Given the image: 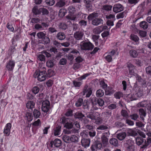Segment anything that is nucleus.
Segmentation results:
<instances>
[{"mask_svg": "<svg viewBox=\"0 0 151 151\" xmlns=\"http://www.w3.org/2000/svg\"><path fill=\"white\" fill-rule=\"evenodd\" d=\"M80 46L82 50H91L94 46L88 40H83L80 43Z\"/></svg>", "mask_w": 151, "mask_h": 151, "instance_id": "1", "label": "nucleus"}, {"mask_svg": "<svg viewBox=\"0 0 151 151\" xmlns=\"http://www.w3.org/2000/svg\"><path fill=\"white\" fill-rule=\"evenodd\" d=\"M46 72L45 70L41 71L38 70L35 72L34 76L35 78H37L38 81H42L45 80L46 78Z\"/></svg>", "mask_w": 151, "mask_h": 151, "instance_id": "2", "label": "nucleus"}, {"mask_svg": "<svg viewBox=\"0 0 151 151\" xmlns=\"http://www.w3.org/2000/svg\"><path fill=\"white\" fill-rule=\"evenodd\" d=\"M124 145L127 151H134L135 150L134 142L131 139H129L127 140Z\"/></svg>", "mask_w": 151, "mask_h": 151, "instance_id": "3", "label": "nucleus"}, {"mask_svg": "<svg viewBox=\"0 0 151 151\" xmlns=\"http://www.w3.org/2000/svg\"><path fill=\"white\" fill-rule=\"evenodd\" d=\"M110 133L109 131L103 133L101 137V140L102 147H105L108 144L109 139Z\"/></svg>", "mask_w": 151, "mask_h": 151, "instance_id": "4", "label": "nucleus"}, {"mask_svg": "<svg viewBox=\"0 0 151 151\" xmlns=\"http://www.w3.org/2000/svg\"><path fill=\"white\" fill-rule=\"evenodd\" d=\"M50 108V102L48 100L46 99L42 101L41 109L43 111L46 113L49 110Z\"/></svg>", "mask_w": 151, "mask_h": 151, "instance_id": "5", "label": "nucleus"}, {"mask_svg": "<svg viewBox=\"0 0 151 151\" xmlns=\"http://www.w3.org/2000/svg\"><path fill=\"white\" fill-rule=\"evenodd\" d=\"M82 94L83 95H86V97H89L92 94V88L89 87L87 84L84 86Z\"/></svg>", "mask_w": 151, "mask_h": 151, "instance_id": "6", "label": "nucleus"}, {"mask_svg": "<svg viewBox=\"0 0 151 151\" xmlns=\"http://www.w3.org/2000/svg\"><path fill=\"white\" fill-rule=\"evenodd\" d=\"M15 61L12 59L9 60L6 63V70L9 71H13L15 65Z\"/></svg>", "mask_w": 151, "mask_h": 151, "instance_id": "7", "label": "nucleus"}, {"mask_svg": "<svg viewBox=\"0 0 151 151\" xmlns=\"http://www.w3.org/2000/svg\"><path fill=\"white\" fill-rule=\"evenodd\" d=\"M102 147V143L100 141H97L95 142L91 147V151H97V149H100Z\"/></svg>", "mask_w": 151, "mask_h": 151, "instance_id": "8", "label": "nucleus"}, {"mask_svg": "<svg viewBox=\"0 0 151 151\" xmlns=\"http://www.w3.org/2000/svg\"><path fill=\"white\" fill-rule=\"evenodd\" d=\"M133 89L136 92H137V93L138 96H142V88H141L139 85V83L137 81H136L134 83Z\"/></svg>", "mask_w": 151, "mask_h": 151, "instance_id": "9", "label": "nucleus"}, {"mask_svg": "<svg viewBox=\"0 0 151 151\" xmlns=\"http://www.w3.org/2000/svg\"><path fill=\"white\" fill-rule=\"evenodd\" d=\"M70 2V0H59L57 2L55 5L58 7H62L68 5Z\"/></svg>", "mask_w": 151, "mask_h": 151, "instance_id": "10", "label": "nucleus"}, {"mask_svg": "<svg viewBox=\"0 0 151 151\" xmlns=\"http://www.w3.org/2000/svg\"><path fill=\"white\" fill-rule=\"evenodd\" d=\"M115 53L114 50H113L107 53V55L105 56L106 60L109 63L111 62L112 60V57Z\"/></svg>", "mask_w": 151, "mask_h": 151, "instance_id": "11", "label": "nucleus"}, {"mask_svg": "<svg viewBox=\"0 0 151 151\" xmlns=\"http://www.w3.org/2000/svg\"><path fill=\"white\" fill-rule=\"evenodd\" d=\"M12 127L11 124L9 123H7L5 127L3 133L6 136H9L10 133V129Z\"/></svg>", "mask_w": 151, "mask_h": 151, "instance_id": "12", "label": "nucleus"}, {"mask_svg": "<svg viewBox=\"0 0 151 151\" xmlns=\"http://www.w3.org/2000/svg\"><path fill=\"white\" fill-rule=\"evenodd\" d=\"M83 35V32L80 31L76 32L74 34V37L78 40H82Z\"/></svg>", "mask_w": 151, "mask_h": 151, "instance_id": "13", "label": "nucleus"}, {"mask_svg": "<svg viewBox=\"0 0 151 151\" xmlns=\"http://www.w3.org/2000/svg\"><path fill=\"white\" fill-rule=\"evenodd\" d=\"M123 7L120 4H115L113 7V11L116 13L119 12L123 10Z\"/></svg>", "mask_w": 151, "mask_h": 151, "instance_id": "14", "label": "nucleus"}, {"mask_svg": "<svg viewBox=\"0 0 151 151\" xmlns=\"http://www.w3.org/2000/svg\"><path fill=\"white\" fill-rule=\"evenodd\" d=\"M92 100L94 101L96 105H98V106H102L104 104V101L101 99H97L96 98H94Z\"/></svg>", "mask_w": 151, "mask_h": 151, "instance_id": "15", "label": "nucleus"}, {"mask_svg": "<svg viewBox=\"0 0 151 151\" xmlns=\"http://www.w3.org/2000/svg\"><path fill=\"white\" fill-rule=\"evenodd\" d=\"M82 145L85 148L89 146L90 139H89L83 138L81 141Z\"/></svg>", "mask_w": 151, "mask_h": 151, "instance_id": "16", "label": "nucleus"}, {"mask_svg": "<svg viewBox=\"0 0 151 151\" xmlns=\"http://www.w3.org/2000/svg\"><path fill=\"white\" fill-rule=\"evenodd\" d=\"M74 116L75 118L78 119L82 121L83 118L85 117V115L81 112L79 111L75 113Z\"/></svg>", "mask_w": 151, "mask_h": 151, "instance_id": "17", "label": "nucleus"}, {"mask_svg": "<svg viewBox=\"0 0 151 151\" xmlns=\"http://www.w3.org/2000/svg\"><path fill=\"white\" fill-rule=\"evenodd\" d=\"M103 20L100 18H96L92 20L91 24L93 25L97 26L101 24H103Z\"/></svg>", "mask_w": 151, "mask_h": 151, "instance_id": "18", "label": "nucleus"}, {"mask_svg": "<svg viewBox=\"0 0 151 151\" xmlns=\"http://www.w3.org/2000/svg\"><path fill=\"white\" fill-rule=\"evenodd\" d=\"M104 90L105 95H106L110 96L114 93L115 91L113 88L111 86H108Z\"/></svg>", "mask_w": 151, "mask_h": 151, "instance_id": "19", "label": "nucleus"}, {"mask_svg": "<svg viewBox=\"0 0 151 151\" xmlns=\"http://www.w3.org/2000/svg\"><path fill=\"white\" fill-rule=\"evenodd\" d=\"M127 67L129 69V74L135 76L136 73H135L134 72L135 69L134 66L131 63H129L128 64Z\"/></svg>", "mask_w": 151, "mask_h": 151, "instance_id": "20", "label": "nucleus"}, {"mask_svg": "<svg viewBox=\"0 0 151 151\" xmlns=\"http://www.w3.org/2000/svg\"><path fill=\"white\" fill-rule=\"evenodd\" d=\"M56 37L57 39L60 40H63L66 37L65 33L63 32H58L56 35Z\"/></svg>", "mask_w": 151, "mask_h": 151, "instance_id": "21", "label": "nucleus"}, {"mask_svg": "<svg viewBox=\"0 0 151 151\" xmlns=\"http://www.w3.org/2000/svg\"><path fill=\"white\" fill-rule=\"evenodd\" d=\"M137 94L130 93L127 94L126 97L129 101H132L137 99Z\"/></svg>", "mask_w": 151, "mask_h": 151, "instance_id": "22", "label": "nucleus"}, {"mask_svg": "<svg viewBox=\"0 0 151 151\" xmlns=\"http://www.w3.org/2000/svg\"><path fill=\"white\" fill-rule=\"evenodd\" d=\"M41 8H39L37 6H35L32 9V12L33 14L37 15L41 14Z\"/></svg>", "mask_w": 151, "mask_h": 151, "instance_id": "23", "label": "nucleus"}, {"mask_svg": "<svg viewBox=\"0 0 151 151\" xmlns=\"http://www.w3.org/2000/svg\"><path fill=\"white\" fill-rule=\"evenodd\" d=\"M61 127L60 125H56V127L54 128L53 133L54 135L58 136L60 134Z\"/></svg>", "mask_w": 151, "mask_h": 151, "instance_id": "24", "label": "nucleus"}, {"mask_svg": "<svg viewBox=\"0 0 151 151\" xmlns=\"http://www.w3.org/2000/svg\"><path fill=\"white\" fill-rule=\"evenodd\" d=\"M127 134L125 132H122L116 134V137L120 140L122 141L125 139Z\"/></svg>", "mask_w": 151, "mask_h": 151, "instance_id": "25", "label": "nucleus"}, {"mask_svg": "<svg viewBox=\"0 0 151 151\" xmlns=\"http://www.w3.org/2000/svg\"><path fill=\"white\" fill-rule=\"evenodd\" d=\"M130 38L136 43L135 44L138 45L139 44V38L137 35L132 34L130 36Z\"/></svg>", "mask_w": 151, "mask_h": 151, "instance_id": "26", "label": "nucleus"}, {"mask_svg": "<svg viewBox=\"0 0 151 151\" xmlns=\"http://www.w3.org/2000/svg\"><path fill=\"white\" fill-rule=\"evenodd\" d=\"M139 113L141 120L144 121V117L146 116V112L143 109H139Z\"/></svg>", "mask_w": 151, "mask_h": 151, "instance_id": "27", "label": "nucleus"}, {"mask_svg": "<svg viewBox=\"0 0 151 151\" xmlns=\"http://www.w3.org/2000/svg\"><path fill=\"white\" fill-rule=\"evenodd\" d=\"M50 40L49 37L46 36L42 40H40L39 41L40 43H41L44 45H47L50 43Z\"/></svg>", "mask_w": 151, "mask_h": 151, "instance_id": "28", "label": "nucleus"}, {"mask_svg": "<svg viewBox=\"0 0 151 151\" xmlns=\"http://www.w3.org/2000/svg\"><path fill=\"white\" fill-rule=\"evenodd\" d=\"M54 146L56 147H60L62 144V142L61 140L58 138L55 139L53 141Z\"/></svg>", "mask_w": 151, "mask_h": 151, "instance_id": "29", "label": "nucleus"}, {"mask_svg": "<svg viewBox=\"0 0 151 151\" xmlns=\"http://www.w3.org/2000/svg\"><path fill=\"white\" fill-rule=\"evenodd\" d=\"M83 2L85 4V5L87 8L88 9V10L91 9V0H84Z\"/></svg>", "mask_w": 151, "mask_h": 151, "instance_id": "30", "label": "nucleus"}, {"mask_svg": "<svg viewBox=\"0 0 151 151\" xmlns=\"http://www.w3.org/2000/svg\"><path fill=\"white\" fill-rule=\"evenodd\" d=\"M25 118L28 122L31 121L33 119V116L32 113L27 112L25 115Z\"/></svg>", "mask_w": 151, "mask_h": 151, "instance_id": "31", "label": "nucleus"}, {"mask_svg": "<svg viewBox=\"0 0 151 151\" xmlns=\"http://www.w3.org/2000/svg\"><path fill=\"white\" fill-rule=\"evenodd\" d=\"M109 142L110 144L114 146H117L118 145V142L117 139L112 138L109 140Z\"/></svg>", "mask_w": 151, "mask_h": 151, "instance_id": "32", "label": "nucleus"}, {"mask_svg": "<svg viewBox=\"0 0 151 151\" xmlns=\"http://www.w3.org/2000/svg\"><path fill=\"white\" fill-rule=\"evenodd\" d=\"M59 28L62 30H65L68 28V25L64 22L60 23L58 25Z\"/></svg>", "mask_w": 151, "mask_h": 151, "instance_id": "33", "label": "nucleus"}, {"mask_svg": "<svg viewBox=\"0 0 151 151\" xmlns=\"http://www.w3.org/2000/svg\"><path fill=\"white\" fill-rule=\"evenodd\" d=\"M35 105V103L33 101H29L26 104V106L28 109H32L34 108Z\"/></svg>", "mask_w": 151, "mask_h": 151, "instance_id": "34", "label": "nucleus"}, {"mask_svg": "<svg viewBox=\"0 0 151 151\" xmlns=\"http://www.w3.org/2000/svg\"><path fill=\"white\" fill-rule=\"evenodd\" d=\"M86 117L93 120L96 119V117L94 115V113L92 112L87 113L86 114Z\"/></svg>", "mask_w": 151, "mask_h": 151, "instance_id": "35", "label": "nucleus"}, {"mask_svg": "<svg viewBox=\"0 0 151 151\" xmlns=\"http://www.w3.org/2000/svg\"><path fill=\"white\" fill-rule=\"evenodd\" d=\"M55 64L53 60H48L46 62V66L48 68H52Z\"/></svg>", "mask_w": 151, "mask_h": 151, "instance_id": "36", "label": "nucleus"}, {"mask_svg": "<svg viewBox=\"0 0 151 151\" xmlns=\"http://www.w3.org/2000/svg\"><path fill=\"white\" fill-rule=\"evenodd\" d=\"M145 141V139H143L141 137H137L136 139V141L137 144L139 146L142 144Z\"/></svg>", "mask_w": 151, "mask_h": 151, "instance_id": "37", "label": "nucleus"}, {"mask_svg": "<svg viewBox=\"0 0 151 151\" xmlns=\"http://www.w3.org/2000/svg\"><path fill=\"white\" fill-rule=\"evenodd\" d=\"M145 144L143 145L141 147L142 148H145L148 146L149 144L151 143V137H148L147 138V142H146L145 140V142H144Z\"/></svg>", "mask_w": 151, "mask_h": 151, "instance_id": "38", "label": "nucleus"}, {"mask_svg": "<svg viewBox=\"0 0 151 151\" xmlns=\"http://www.w3.org/2000/svg\"><path fill=\"white\" fill-rule=\"evenodd\" d=\"M104 93V91L101 89L97 90L96 93V96L98 97H101L103 96Z\"/></svg>", "mask_w": 151, "mask_h": 151, "instance_id": "39", "label": "nucleus"}, {"mask_svg": "<svg viewBox=\"0 0 151 151\" xmlns=\"http://www.w3.org/2000/svg\"><path fill=\"white\" fill-rule=\"evenodd\" d=\"M129 53L130 55L132 57L136 58L138 55L137 52L134 50H130Z\"/></svg>", "mask_w": 151, "mask_h": 151, "instance_id": "40", "label": "nucleus"}, {"mask_svg": "<svg viewBox=\"0 0 151 151\" xmlns=\"http://www.w3.org/2000/svg\"><path fill=\"white\" fill-rule=\"evenodd\" d=\"M74 86L77 88L79 89L80 86L82 84V82L77 81L76 80H73V81Z\"/></svg>", "mask_w": 151, "mask_h": 151, "instance_id": "41", "label": "nucleus"}, {"mask_svg": "<svg viewBox=\"0 0 151 151\" xmlns=\"http://www.w3.org/2000/svg\"><path fill=\"white\" fill-rule=\"evenodd\" d=\"M111 114V112L110 111H104L102 113L101 116L104 117L109 118Z\"/></svg>", "mask_w": 151, "mask_h": 151, "instance_id": "42", "label": "nucleus"}, {"mask_svg": "<svg viewBox=\"0 0 151 151\" xmlns=\"http://www.w3.org/2000/svg\"><path fill=\"white\" fill-rule=\"evenodd\" d=\"M83 99L81 98H79L76 101L75 106L77 107H80L83 104Z\"/></svg>", "mask_w": 151, "mask_h": 151, "instance_id": "43", "label": "nucleus"}, {"mask_svg": "<svg viewBox=\"0 0 151 151\" xmlns=\"http://www.w3.org/2000/svg\"><path fill=\"white\" fill-rule=\"evenodd\" d=\"M140 26L144 29H146L148 27V24L145 21H142L140 23Z\"/></svg>", "mask_w": 151, "mask_h": 151, "instance_id": "44", "label": "nucleus"}, {"mask_svg": "<svg viewBox=\"0 0 151 151\" xmlns=\"http://www.w3.org/2000/svg\"><path fill=\"white\" fill-rule=\"evenodd\" d=\"M33 113L35 118L37 119L40 117V112L39 110L35 109L33 111Z\"/></svg>", "mask_w": 151, "mask_h": 151, "instance_id": "45", "label": "nucleus"}, {"mask_svg": "<svg viewBox=\"0 0 151 151\" xmlns=\"http://www.w3.org/2000/svg\"><path fill=\"white\" fill-rule=\"evenodd\" d=\"M112 6L110 5H103L102 8V9L107 11L111 10Z\"/></svg>", "mask_w": 151, "mask_h": 151, "instance_id": "46", "label": "nucleus"}, {"mask_svg": "<svg viewBox=\"0 0 151 151\" xmlns=\"http://www.w3.org/2000/svg\"><path fill=\"white\" fill-rule=\"evenodd\" d=\"M78 137L75 135H72L70 136V142H78Z\"/></svg>", "mask_w": 151, "mask_h": 151, "instance_id": "47", "label": "nucleus"}, {"mask_svg": "<svg viewBox=\"0 0 151 151\" xmlns=\"http://www.w3.org/2000/svg\"><path fill=\"white\" fill-rule=\"evenodd\" d=\"M99 37L100 36L99 35H92V39L93 40V41L95 42V45H98V39Z\"/></svg>", "mask_w": 151, "mask_h": 151, "instance_id": "48", "label": "nucleus"}, {"mask_svg": "<svg viewBox=\"0 0 151 151\" xmlns=\"http://www.w3.org/2000/svg\"><path fill=\"white\" fill-rule=\"evenodd\" d=\"M68 10L70 13L73 14L76 11L75 8L73 6H70L68 8Z\"/></svg>", "mask_w": 151, "mask_h": 151, "instance_id": "49", "label": "nucleus"}, {"mask_svg": "<svg viewBox=\"0 0 151 151\" xmlns=\"http://www.w3.org/2000/svg\"><path fill=\"white\" fill-rule=\"evenodd\" d=\"M73 127V123L71 122H69V121L67 122L64 125L65 127L68 129L72 128Z\"/></svg>", "mask_w": 151, "mask_h": 151, "instance_id": "50", "label": "nucleus"}, {"mask_svg": "<svg viewBox=\"0 0 151 151\" xmlns=\"http://www.w3.org/2000/svg\"><path fill=\"white\" fill-rule=\"evenodd\" d=\"M16 49L14 46H11L9 50V52L10 55L15 53Z\"/></svg>", "mask_w": 151, "mask_h": 151, "instance_id": "51", "label": "nucleus"}, {"mask_svg": "<svg viewBox=\"0 0 151 151\" xmlns=\"http://www.w3.org/2000/svg\"><path fill=\"white\" fill-rule=\"evenodd\" d=\"M48 31L49 34H52L57 32V31L55 27H50L48 28Z\"/></svg>", "mask_w": 151, "mask_h": 151, "instance_id": "52", "label": "nucleus"}, {"mask_svg": "<svg viewBox=\"0 0 151 151\" xmlns=\"http://www.w3.org/2000/svg\"><path fill=\"white\" fill-rule=\"evenodd\" d=\"M63 141L66 143H68L70 142V136L65 135L63 136Z\"/></svg>", "mask_w": 151, "mask_h": 151, "instance_id": "53", "label": "nucleus"}, {"mask_svg": "<svg viewBox=\"0 0 151 151\" xmlns=\"http://www.w3.org/2000/svg\"><path fill=\"white\" fill-rule=\"evenodd\" d=\"M81 65L82 64L75 62L73 66V68L74 70H78L81 66Z\"/></svg>", "mask_w": 151, "mask_h": 151, "instance_id": "54", "label": "nucleus"}, {"mask_svg": "<svg viewBox=\"0 0 151 151\" xmlns=\"http://www.w3.org/2000/svg\"><path fill=\"white\" fill-rule=\"evenodd\" d=\"M84 60V59L81 56H78L75 59V62L81 64L82 62Z\"/></svg>", "mask_w": 151, "mask_h": 151, "instance_id": "55", "label": "nucleus"}, {"mask_svg": "<svg viewBox=\"0 0 151 151\" xmlns=\"http://www.w3.org/2000/svg\"><path fill=\"white\" fill-rule=\"evenodd\" d=\"M37 36L38 38L42 39L46 36V34L40 32L37 33Z\"/></svg>", "mask_w": 151, "mask_h": 151, "instance_id": "56", "label": "nucleus"}, {"mask_svg": "<svg viewBox=\"0 0 151 151\" xmlns=\"http://www.w3.org/2000/svg\"><path fill=\"white\" fill-rule=\"evenodd\" d=\"M121 114L122 116L124 117L126 119H128L129 116L127 111L125 110H122L121 111Z\"/></svg>", "mask_w": 151, "mask_h": 151, "instance_id": "57", "label": "nucleus"}, {"mask_svg": "<svg viewBox=\"0 0 151 151\" xmlns=\"http://www.w3.org/2000/svg\"><path fill=\"white\" fill-rule=\"evenodd\" d=\"M66 13V10L64 9H62L60 10L58 14L61 17H62L65 15Z\"/></svg>", "mask_w": 151, "mask_h": 151, "instance_id": "58", "label": "nucleus"}, {"mask_svg": "<svg viewBox=\"0 0 151 151\" xmlns=\"http://www.w3.org/2000/svg\"><path fill=\"white\" fill-rule=\"evenodd\" d=\"M60 121L61 123L63 124H65L67 122L69 121V120L68 119L66 118L64 116L60 118Z\"/></svg>", "mask_w": 151, "mask_h": 151, "instance_id": "59", "label": "nucleus"}, {"mask_svg": "<svg viewBox=\"0 0 151 151\" xmlns=\"http://www.w3.org/2000/svg\"><path fill=\"white\" fill-rule=\"evenodd\" d=\"M147 103V100H144L139 103L138 104V105L139 107L140 106L144 107L146 105Z\"/></svg>", "mask_w": 151, "mask_h": 151, "instance_id": "60", "label": "nucleus"}, {"mask_svg": "<svg viewBox=\"0 0 151 151\" xmlns=\"http://www.w3.org/2000/svg\"><path fill=\"white\" fill-rule=\"evenodd\" d=\"M106 18L108 20H115V16L114 15L110 14L109 15H106L105 16Z\"/></svg>", "mask_w": 151, "mask_h": 151, "instance_id": "61", "label": "nucleus"}, {"mask_svg": "<svg viewBox=\"0 0 151 151\" xmlns=\"http://www.w3.org/2000/svg\"><path fill=\"white\" fill-rule=\"evenodd\" d=\"M37 59L41 61H44L45 60V56L42 54H39L37 55Z\"/></svg>", "mask_w": 151, "mask_h": 151, "instance_id": "62", "label": "nucleus"}, {"mask_svg": "<svg viewBox=\"0 0 151 151\" xmlns=\"http://www.w3.org/2000/svg\"><path fill=\"white\" fill-rule=\"evenodd\" d=\"M100 84L102 88L104 90L108 87L107 84L103 81H101L100 82Z\"/></svg>", "mask_w": 151, "mask_h": 151, "instance_id": "63", "label": "nucleus"}, {"mask_svg": "<svg viewBox=\"0 0 151 151\" xmlns=\"http://www.w3.org/2000/svg\"><path fill=\"white\" fill-rule=\"evenodd\" d=\"M32 91L34 94H36L39 92L40 88L38 86H35L32 89Z\"/></svg>", "mask_w": 151, "mask_h": 151, "instance_id": "64", "label": "nucleus"}]
</instances>
